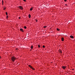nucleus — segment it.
Wrapping results in <instances>:
<instances>
[{"instance_id": "nucleus-19", "label": "nucleus", "mask_w": 75, "mask_h": 75, "mask_svg": "<svg viewBox=\"0 0 75 75\" xmlns=\"http://www.w3.org/2000/svg\"><path fill=\"white\" fill-rule=\"evenodd\" d=\"M6 15H8V13H7V12H6Z\"/></svg>"}, {"instance_id": "nucleus-12", "label": "nucleus", "mask_w": 75, "mask_h": 75, "mask_svg": "<svg viewBox=\"0 0 75 75\" xmlns=\"http://www.w3.org/2000/svg\"><path fill=\"white\" fill-rule=\"evenodd\" d=\"M57 31H59V30H60L58 28H57Z\"/></svg>"}, {"instance_id": "nucleus-16", "label": "nucleus", "mask_w": 75, "mask_h": 75, "mask_svg": "<svg viewBox=\"0 0 75 75\" xmlns=\"http://www.w3.org/2000/svg\"><path fill=\"white\" fill-rule=\"evenodd\" d=\"M38 48H40V45H38Z\"/></svg>"}, {"instance_id": "nucleus-25", "label": "nucleus", "mask_w": 75, "mask_h": 75, "mask_svg": "<svg viewBox=\"0 0 75 75\" xmlns=\"http://www.w3.org/2000/svg\"><path fill=\"white\" fill-rule=\"evenodd\" d=\"M26 1V0H23L24 1Z\"/></svg>"}, {"instance_id": "nucleus-7", "label": "nucleus", "mask_w": 75, "mask_h": 75, "mask_svg": "<svg viewBox=\"0 0 75 75\" xmlns=\"http://www.w3.org/2000/svg\"><path fill=\"white\" fill-rule=\"evenodd\" d=\"M29 67H30V68H31L33 67H32V66H31V65H28Z\"/></svg>"}, {"instance_id": "nucleus-17", "label": "nucleus", "mask_w": 75, "mask_h": 75, "mask_svg": "<svg viewBox=\"0 0 75 75\" xmlns=\"http://www.w3.org/2000/svg\"><path fill=\"white\" fill-rule=\"evenodd\" d=\"M8 15L6 16V18H8Z\"/></svg>"}, {"instance_id": "nucleus-13", "label": "nucleus", "mask_w": 75, "mask_h": 75, "mask_svg": "<svg viewBox=\"0 0 75 75\" xmlns=\"http://www.w3.org/2000/svg\"><path fill=\"white\" fill-rule=\"evenodd\" d=\"M31 69H33V70H35V69L34 68H33V67Z\"/></svg>"}, {"instance_id": "nucleus-20", "label": "nucleus", "mask_w": 75, "mask_h": 75, "mask_svg": "<svg viewBox=\"0 0 75 75\" xmlns=\"http://www.w3.org/2000/svg\"><path fill=\"white\" fill-rule=\"evenodd\" d=\"M6 8L4 7V10L5 9H6Z\"/></svg>"}, {"instance_id": "nucleus-18", "label": "nucleus", "mask_w": 75, "mask_h": 75, "mask_svg": "<svg viewBox=\"0 0 75 75\" xmlns=\"http://www.w3.org/2000/svg\"><path fill=\"white\" fill-rule=\"evenodd\" d=\"M43 48H45V46L44 45H43L42 46Z\"/></svg>"}, {"instance_id": "nucleus-9", "label": "nucleus", "mask_w": 75, "mask_h": 75, "mask_svg": "<svg viewBox=\"0 0 75 75\" xmlns=\"http://www.w3.org/2000/svg\"><path fill=\"white\" fill-rule=\"evenodd\" d=\"M31 49H33V46L32 45L31 47Z\"/></svg>"}, {"instance_id": "nucleus-2", "label": "nucleus", "mask_w": 75, "mask_h": 75, "mask_svg": "<svg viewBox=\"0 0 75 75\" xmlns=\"http://www.w3.org/2000/svg\"><path fill=\"white\" fill-rule=\"evenodd\" d=\"M19 8L21 9V10H23V7L21 6H18Z\"/></svg>"}, {"instance_id": "nucleus-5", "label": "nucleus", "mask_w": 75, "mask_h": 75, "mask_svg": "<svg viewBox=\"0 0 75 75\" xmlns=\"http://www.w3.org/2000/svg\"><path fill=\"white\" fill-rule=\"evenodd\" d=\"M70 37L71 38H72V39L74 38V36H73L72 35L70 36Z\"/></svg>"}, {"instance_id": "nucleus-14", "label": "nucleus", "mask_w": 75, "mask_h": 75, "mask_svg": "<svg viewBox=\"0 0 75 75\" xmlns=\"http://www.w3.org/2000/svg\"><path fill=\"white\" fill-rule=\"evenodd\" d=\"M24 28H25V29H26L27 28V27L25 26H24Z\"/></svg>"}, {"instance_id": "nucleus-23", "label": "nucleus", "mask_w": 75, "mask_h": 75, "mask_svg": "<svg viewBox=\"0 0 75 75\" xmlns=\"http://www.w3.org/2000/svg\"><path fill=\"white\" fill-rule=\"evenodd\" d=\"M18 50V48H16V50Z\"/></svg>"}, {"instance_id": "nucleus-24", "label": "nucleus", "mask_w": 75, "mask_h": 75, "mask_svg": "<svg viewBox=\"0 0 75 75\" xmlns=\"http://www.w3.org/2000/svg\"><path fill=\"white\" fill-rule=\"evenodd\" d=\"M64 1L66 2L67 1V0H64Z\"/></svg>"}, {"instance_id": "nucleus-11", "label": "nucleus", "mask_w": 75, "mask_h": 75, "mask_svg": "<svg viewBox=\"0 0 75 75\" xmlns=\"http://www.w3.org/2000/svg\"><path fill=\"white\" fill-rule=\"evenodd\" d=\"M59 52L60 53H62V51L61 50H59Z\"/></svg>"}, {"instance_id": "nucleus-15", "label": "nucleus", "mask_w": 75, "mask_h": 75, "mask_svg": "<svg viewBox=\"0 0 75 75\" xmlns=\"http://www.w3.org/2000/svg\"><path fill=\"white\" fill-rule=\"evenodd\" d=\"M2 5H3V2H4L3 0H2Z\"/></svg>"}, {"instance_id": "nucleus-8", "label": "nucleus", "mask_w": 75, "mask_h": 75, "mask_svg": "<svg viewBox=\"0 0 75 75\" xmlns=\"http://www.w3.org/2000/svg\"><path fill=\"white\" fill-rule=\"evenodd\" d=\"M28 16H29V18H31V15H30V14H29V15Z\"/></svg>"}, {"instance_id": "nucleus-3", "label": "nucleus", "mask_w": 75, "mask_h": 75, "mask_svg": "<svg viewBox=\"0 0 75 75\" xmlns=\"http://www.w3.org/2000/svg\"><path fill=\"white\" fill-rule=\"evenodd\" d=\"M20 31H21L22 32H24V31L23 30V29L22 28H20Z\"/></svg>"}, {"instance_id": "nucleus-10", "label": "nucleus", "mask_w": 75, "mask_h": 75, "mask_svg": "<svg viewBox=\"0 0 75 75\" xmlns=\"http://www.w3.org/2000/svg\"><path fill=\"white\" fill-rule=\"evenodd\" d=\"M30 11H32V10H33V8H31L30 9Z\"/></svg>"}, {"instance_id": "nucleus-6", "label": "nucleus", "mask_w": 75, "mask_h": 75, "mask_svg": "<svg viewBox=\"0 0 75 75\" xmlns=\"http://www.w3.org/2000/svg\"><path fill=\"white\" fill-rule=\"evenodd\" d=\"M61 40L62 41H64V38H62Z\"/></svg>"}, {"instance_id": "nucleus-26", "label": "nucleus", "mask_w": 75, "mask_h": 75, "mask_svg": "<svg viewBox=\"0 0 75 75\" xmlns=\"http://www.w3.org/2000/svg\"><path fill=\"white\" fill-rule=\"evenodd\" d=\"M20 18H20V17H19V19H20Z\"/></svg>"}, {"instance_id": "nucleus-4", "label": "nucleus", "mask_w": 75, "mask_h": 75, "mask_svg": "<svg viewBox=\"0 0 75 75\" xmlns=\"http://www.w3.org/2000/svg\"><path fill=\"white\" fill-rule=\"evenodd\" d=\"M62 68H63V69H65V68H66V66H62Z\"/></svg>"}, {"instance_id": "nucleus-28", "label": "nucleus", "mask_w": 75, "mask_h": 75, "mask_svg": "<svg viewBox=\"0 0 75 75\" xmlns=\"http://www.w3.org/2000/svg\"><path fill=\"white\" fill-rule=\"evenodd\" d=\"M73 70H74V69H73Z\"/></svg>"}, {"instance_id": "nucleus-27", "label": "nucleus", "mask_w": 75, "mask_h": 75, "mask_svg": "<svg viewBox=\"0 0 75 75\" xmlns=\"http://www.w3.org/2000/svg\"><path fill=\"white\" fill-rule=\"evenodd\" d=\"M65 6H67V4H65Z\"/></svg>"}, {"instance_id": "nucleus-1", "label": "nucleus", "mask_w": 75, "mask_h": 75, "mask_svg": "<svg viewBox=\"0 0 75 75\" xmlns=\"http://www.w3.org/2000/svg\"><path fill=\"white\" fill-rule=\"evenodd\" d=\"M16 59V57H15L14 56L12 57L11 58V60L13 62H14V61H15V60Z\"/></svg>"}, {"instance_id": "nucleus-21", "label": "nucleus", "mask_w": 75, "mask_h": 75, "mask_svg": "<svg viewBox=\"0 0 75 75\" xmlns=\"http://www.w3.org/2000/svg\"><path fill=\"white\" fill-rule=\"evenodd\" d=\"M44 28H46V27H47V26H44Z\"/></svg>"}, {"instance_id": "nucleus-22", "label": "nucleus", "mask_w": 75, "mask_h": 75, "mask_svg": "<svg viewBox=\"0 0 75 75\" xmlns=\"http://www.w3.org/2000/svg\"><path fill=\"white\" fill-rule=\"evenodd\" d=\"M35 21H36V22H37L38 21V20H35Z\"/></svg>"}]
</instances>
